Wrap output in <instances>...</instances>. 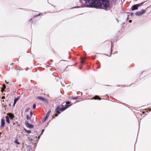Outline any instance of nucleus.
<instances>
[{
	"label": "nucleus",
	"instance_id": "nucleus-1",
	"mask_svg": "<svg viewBox=\"0 0 151 151\" xmlns=\"http://www.w3.org/2000/svg\"><path fill=\"white\" fill-rule=\"evenodd\" d=\"M81 0H80L81 1ZM87 4L90 7L97 8L106 9L109 7L110 4L109 0H102V4L99 0H84Z\"/></svg>",
	"mask_w": 151,
	"mask_h": 151
},
{
	"label": "nucleus",
	"instance_id": "nucleus-2",
	"mask_svg": "<svg viewBox=\"0 0 151 151\" xmlns=\"http://www.w3.org/2000/svg\"><path fill=\"white\" fill-rule=\"evenodd\" d=\"M145 12V9H142L140 11L136 12L135 14L136 15L140 16L144 14Z\"/></svg>",
	"mask_w": 151,
	"mask_h": 151
},
{
	"label": "nucleus",
	"instance_id": "nucleus-3",
	"mask_svg": "<svg viewBox=\"0 0 151 151\" xmlns=\"http://www.w3.org/2000/svg\"><path fill=\"white\" fill-rule=\"evenodd\" d=\"M66 108V107H65L60 108V107L59 106H58L56 110V113L57 114H59L60 113L59 112L60 111H63Z\"/></svg>",
	"mask_w": 151,
	"mask_h": 151
},
{
	"label": "nucleus",
	"instance_id": "nucleus-4",
	"mask_svg": "<svg viewBox=\"0 0 151 151\" xmlns=\"http://www.w3.org/2000/svg\"><path fill=\"white\" fill-rule=\"evenodd\" d=\"M50 112H51L50 110L48 112L47 114H46V116L45 117V118L44 119H43V122H45L48 119V118L50 113Z\"/></svg>",
	"mask_w": 151,
	"mask_h": 151
},
{
	"label": "nucleus",
	"instance_id": "nucleus-5",
	"mask_svg": "<svg viewBox=\"0 0 151 151\" xmlns=\"http://www.w3.org/2000/svg\"><path fill=\"white\" fill-rule=\"evenodd\" d=\"M25 125L26 127L29 128H32L33 127V126L32 125L29 123L27 122H25Z\"/></svg>",
	"mask_w": 151,
	"mask_h": 151
},
{
	"label": "nucleus",
	"instance_id": "nucleus-6",
	"mask_svg": "<svg viewBox=\"0 0 151 151\" xmlns=\"http://www.w3.org/2000/svg\"><path fill=\"white\" fill-rule=\"evenodd\" d=\"M138 4L134 5H133L131 8V9L132 11H134L138 9V7L139 6Z\"/></svg>",
	"mask_w": 151,
	"mask_h": 151
},
{
	"label": "nucleus",
	"instance_id": "nucleus-7",
	"mask_svg": "<svg viewBox=\"0 0 151 151\" xmlns=\"http://www.w3.org/2000/svg\"><path fill=\"white\" fill-rule=\"evenodd\" d=\"M5 125V120L3 119H1V127H4Z\"/></svg>",
	"mask_w": 151,
	"mask_h": 151
},
{
	"label": "nucleus",
	"instance_id": "nucleus-8",
	"mask_svg": "<svg viewBox=\"0 0 151 151\" xmlns=\"http://www.w3.org/2000/svg\"><path fill=\"white\" fill-rule=\"evenodd\" d=\"M19 97H18L17 98H16L15 99L14 104V105H15V104H16L17 102L19 100Z\"/></svg>",
	"mask_w": 151,
	"mask_h": 151
},
{
	"label": "nucleus",
	"instance_id": "nucleus-9",
	"mask_svg": "<svg viewBox=\"0 0 151 151\" xmlns=\"http://www.w3.org/2000/svg\"><path fill=\"white\" fill-rule=\"evenodd\" d=\"M7 115H8L9 117H10L12 119H13L14 117V115L12 113H9V114H7Z\"/></svg>",
	"mask_w": 151,
	"mask_h": 151
},
{
	"label": "nucleus",
	"instance_id": "nucleus-10",
	"mask_svg": "<svg viewBox=\"0 0 151 151\" xmlns=\"http://www.w3.org/2000/svg\"><path fill=\"white\" fill-rule=\"evenodd\" d=\"M6 121L7 122V123H9V116H6Z\"/></svg>",
	"mask_w": 151,
	"mask_h": 151
},
{
	"label": "nucleus",
	"instance_id": "nucleus-11",
	"mask_svg": "<svg viewBox=\"0 0 151 151\" xmlns=\"http://www.w3.org/2000/svg\"><path fill=\"white\" fill-rule=\"evenodd\" d=\"M24 130L27 133L29 134L31 133V131L30 130H28L25 129H24Z\"/></svg>",
	"mask_w": 151,
	"mask_h": 151
},
{
	"label": "nucleus",
	"instance_id": "nucleus-12",
	"mask_svg": "<svg viewBox=\"0 0 151 151\" xmlns=\"http://www.w3.org/2000/svg\"><path fill=\"white\" fill-rule=\"evenodd\" d=\"M37 99L42 101H43L45 99L43 98L40 96L37 97Z\"/></svg>",
	"mask_w": 151,
	"mask_h": 151
},
{
	"label": "nucleus",
	"instance_id": "nucleus-13",
	"mask_svg": "<svg viewBox=\"0 0 151 151\" xmlns=\"http://www.w3.org/2000/svg\"><path fill=\"white\" fill-rule=\"evenodd\" d=\"M6 88V86L5 85H3V87L1 89V91L2 92H3L4 91L5 89Z\"/></svg>",
	"mask_w": 151,
	"mask_h": 151
},
{
	"label": "nucleus",
	"instance_id": "nucleus-14",
	"mask_svg": "<svg viewBox=\"0 0 151 151\" xmlns=\"http://www.w3.org/2000/svg\"><path fill=\"white\" fill-rule=\"evenodd\" d=\"M30 107H28L27 108V109L25 110V111L26 112H27V111H28L30 109Z\"/></svg>",
	"mask_w": 151,
	"mask_h": 151
},
{
	"label": "nucleus",
	"instance_id": "nucleus-15",
	"mask_svg": "<svg viewBox=\"0 0 151 151\" xmlns=\"http://www.w3.org/2000/svg\"><path fill=\"white\" fill-rule=\"evenodd\" d=\"M31 116H29V115H27V116H26V118H27V120H29V119H30L31 118Z\"/></svg>",
	"mask_w": 151,
	"mask_h": 151
},
{
	"label": "nucleus",
	"instance_id": "nucleus-16",
	"mask_svg": "<svg viewBox=\"0 0 151 151\" xmlns=\"http://www.w3.org/2000/svg\"><path fill=\"white\" fill-rule=\"evenodd\" d=\"M100 99V98H99L98 96H96L94 97V99Z\"/></svg>",
	"mask_w": 151,
	"mask_h": 151
},
{
	"label": "nucleus",
	"instance_id": "nucleus-17",
	"mask_svg": "<svg viewBox=\"0 0 151 151\" xmlns=\"http://www.w3.org/2000/svg\"><path fill=\"white\" fill-rule=\"evenodd\" d=\"M36 105L35 104H34L33 105V109H35L36 108Z\"/></svg>",
	"mask_w": 151,
	"mask_h": 151
},
{
	"label": "nucleus",
	"instance_id": "nucleus-18",
	"mask_svg": "<svg viewBox=\"0 0 151 151\" xmlns=\"http://www.w3.org/2000/svg\"><path fill=\"white\" fill-rule=\"evenodd\" d=\"M30 116H32V114H33V111H30Z\"/></svg>",
	"mask_w": 151,
	"mask_h": 151
},
{
	"label": "nucleus",
	"instance_id": "nucleus-19",
	"mask_svg": "<svg viewBox=\"0 0 151 151\" xmlns=\"http://www.w3.org/2000/svg\"><path fill=\"white\" fill-rule=\"evenodd\" d=\"M70 102L69 101H68L66 102V104H67L66 105H67L68 104H70Z\"/></svg>",
	"mask_w": 151,
	"mask_h": 151
},
{
	"label": "nucleus",
	"instance_id": "nucleus-20",
	"mask_svg": "<svg viewBox=\"0 0 151 151\" xmlns=\"http://www.w3.org/2000/svg\"><path fill=\"white\" fill-rule=\"evenodd\" d=\"M81 62L82 64H83L84 63V60H83V59H82L81 61Z\"/></svg>",
	"mask_w": 151,
	"mask_h": 151
},
{
	"label": "nucleus",
	"instance_id": "nucleus-21",
	"mask_svg": "<svg viewBox=\"0 0 151 151\" xmlns=\"http://www.w3.org/2000/svg\"><path fill=\"white\" fill-rule=\"evenodd\" d=\"M129 22H132V20H129Z\"/></svg>",
	"mask_w": 151,
	"mask_h": 151
},
{
	"label": "nucleus",
	"instance_id": "nucleus-22",
	"mask_svg": "<svg viewBox=\"0 0 151 151\" xmlns=\"http://www.w3.org/2000/svg\"><path fill=\"white\" fill-rule=\"evenodd\" d=\"M5 98V97L4 96H3L2 97V99H4Z\"/></svg>",
	"mask_w": 151,
	"mask_h": 151
},
{
	"label": "nucleus",
	"instance_id": "nucleus-23",
	"mask_svg": "<svg viewBox=\"0 0 151 151\" xmlns=\"http://www.w3.org/2000/svg\"><path fill=\"white\" fill-rule=\"evenodd\" d=\"M43 131H44V130H43V129L42 130V132H43Z\"/></svg>",
	"mask_w": 151,
	"mask_h": 151
},
{
	"label": "nucleus",
	"instance_id": "nucleus-24",
	"mask_svg": "<svg viewBox=\"0 0 151 151\" xmlns=\"http://www.w3.org/2000/svg\"><path fill=\"white\" fill-rule=\"evenodd\" d=\"M128 17H127V19H129V17H128Z\"/></svg>",
	"mask_w": 151,
	"mask_h": 151
},
{
	"label": "nucleus",
	"instance_id": "nucleus-25",
	"mask_svg": "<svg viewBox=\"0 0 151 151\" xmlns=\"http://www.w3.org/2000/svg\"><path fill=\"white\" fill-rule=\"evenodd\" d=\"M131 14V15H132L133 14V13H132Z\"/></svg>",
	"mask_w": 151,
	"mask_h": 151
}]
</instances>
